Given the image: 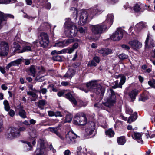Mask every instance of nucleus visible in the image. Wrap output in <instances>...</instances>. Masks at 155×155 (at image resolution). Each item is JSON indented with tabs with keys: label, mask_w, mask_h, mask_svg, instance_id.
<instances>
[{
	"label": "nucleus",
	"mask_w": 155,
	"mask_h": 155,
	"mask_svg": "<svg viewBox=\"0 0 155 155\" xmlns=\"http://www.w3.org/2000/svg\"><path fill=\"white\" fill-rule=\"evenodd\" d=\"M11 2V0H0V4H8Z\"/></svg>",
	"instance_id": "5fc2aeb1"
},
{
	"label": "nucleus",
	"mask_w": 155,
	"mask_h": 155,
	"mask_svg": "<svg viewBox=\"0 0 155 155\" xmlns=\"http://www.w3.org/2000/svg\"><path fill=\"white\" fill-rule=\"evenodd\" d=\"M54 116L57 117H62V115L61 114V113L59 111H57L54 112Z\"/></svg>",
	"instance_id": "4d7b16f0"
},
{
	"label": "nucleus",
	"mask_w": 155,
	"mask_h": 155,
	"mask_svg": "<svg viewBox=\"0 0 155 155\" xmlns=\"http://www.w3.org/2000/svg\"><path fill=\"white\" fill-rule=\"evenodd\" d=\"M75 71L73 69H69L63 77L71 79L75 74Z\"/></svg>",
	"instance_id": "a211bd4d"
},
{
	"label": "nucleus",
	"mask_w": 155,
	"mask_h": 155,
	"mask_svg": "<svg viewBox=\"0 0 155 155\" xmlns=\"http://www.w3.org/2000/svg\"><path fill=\"white\" fill-rule=\"evenodd\" d=\"M47 91V90L46 88H42L41 90V92L43 94H46Z\"/></svg>",
	"instance_id": "338daca9"
},
{
	"label": "nucleus",
	"mask_w": 155,
	"mask_h": 155,
	"mask_svg": "<svg viewBox=\"0 0 155 155\" xmlns=\"http://www.w3.org/2000/svg\"><path fill=\"white\" fill-rule=\"evenodd\" d=\"M48 115L49 116L52 117L54 116V112L52 111H48Z\"/></svg>",
	"instance_id": "680f3d73"
},
{
	"label": "nucleus",
	"mask_w": 155,
	"mask_h": 155,
	"mask_svg": "<svg viewBox=\"0 0 155 155\" xmlns=\"http://www.w3.org/2000/svg\"><path fill=\"white\" fill-rule=\"evenodd\" d=\"M119 77H121V79L120 81V83L119 84H117V81H116L115 82V85L116 86V87L117 88L118 87L122 88V85L124 84L125 82L126 79V78L124 76L120 74L119 75Z\"/></svg>",
	"instance_id": "aec40b11"
},
{
	"label": "nucleus",
	"mask_w": 155,
	"mask_h": 155,
	"mask_svg": "<svg viewBox=\"0 0 155 155\" xmlns=\"http://www.w3.org/2000/svg\"><path fill=\"white\" fill-rule=\"evenodd\" d=\"M14 47L15 48L14 51L18 53V52L21 51L20 45L16 42L14 43Z\"/></svg>",
	"instance_id": "2f4dec72"
},
{
	"label": "nucleus",
	"mask_w": 155,
	"mask_h": 155,
	"mask_svg": "<svg viewBox=\"0 0 155 155\" xmlns=\"http://www.w3.org/2000/svg\"><path fill=\"white\" fill-rule=\"evenodd\" d=\"M49 148L50 149V150H52L54 153H55L56 152V150H55V149L54 148L51 144L49 146Z\"/></svg>",
	"instance_id": "bf43d9fd"
},
{
	"label": "nucleus",
	"mask_w": 155,
	"mask_h": 155,
	"mask_svg": "<svg viewBox=\"0 0 155 155\" xmlns=\"http://www.w3.org/2000/svg\"><path fill=\"white\" fill-rule=\"evenodd\" d=\"M69 84V83L67 81H63L61 82V84L63 86H67Z\"/></svg>",
	"instance_id": "0e129e2a"
},
{
	"label": "nucleus",
	"mask_w": 155,
	"mask_h": 155,
	"mask_svg": "<svg viewBox=\"0 0 155 155\" xmlns=\"http://www.w3.org/2000/svg\"><path fill=\"white\" fill-rule=\"evenodd\" d=\"M74 40L73 39H69L64 40L62 41L59 42L55 44V46L56 47H64L68 46L70 43L74 42Z\"/></svg>",
	"instance_id": "4468645a"
},
{
	"label": "nucleus",
	"mask_w": 155,
	"mask_h": 155,
	"mask_svg": "<svg viewBox=\"0 0 155 155\" xmlns=\"http://www.w3.org/2000/svg\"><path fill=\"white\" fill-rule=\"evenodd\" d=\"M24 17L25 18L28 19L29 20H33L35 18V17H32L31 16H29L27 14H26L24 16Z\"/></svg>",
	"instance_id": "6e6d98bb"
},
{
	"label": "nucleus",
	"mask_w": 155,
	"mask_h": 155,
	"mask_svg": "<svg viewBox=\"0 0 155 155\" xmlns=\"http://www.w3.org/2000/svg\"><path fill=\"white\" fill-rule=\"evenodd\" d=\"M31 49L30 46H26L24 47L21 51L18 52V53H22L25 51H31Z\"/></svg>",
	"instance_id": "c756f323"
},
{
	"label": "nucleus",
	"mask_w": 155,
	"mask_h": 155,
	"mask_svg": "<svg viewBox=\"0 0 155 155\" xmlns=\"http://www.w3.org/2000/svg\"><path fill=\"white\" fill-rule=\"evenodd\" d=\"M119 0H106V2L110 4H113L118 2Z\"/></svg>",
	"instance_id": "8fccbe9b"
},
{
	"label": "nucleus",
	"mask_w": 155,
	"mask_h": 155,
	"mask_svg": "<svg viewBox=\"0 0 155 155\" xmlns=\"http://www.w3.org/2000/svg\"><path fill=\"white\" fill-rule=\"evenodd\" d=\"M134 114H135L134 115L131 116L129 118L127 123H130L136 120L137 118V113L135 112Z\"/></svg>",
	"instance_id": "7c9ffc66"
},
{
	"label": "nucleus",
	"mask_w": 155,
	"mask_h": 155,
	"mask_svg": "<svg viewBox=\"0 0 155 155\" xmlns=\"http://www.w3.org/2000/svg\"><path fill=\"white\" fill-rule=\"evenodd\" d=\"M145 26V25L143 23L140 22L136 24L135 28V29H137L138 31H139L144 28Z\"/></svg>",
	"instance_id": "cd10ccee"
},
{
	"label": "nucleus",
	"mask_w": 155,
	"mask_h": 155,
	"mask_svg": "<svg viewBox=\"0 0 155 155\" xmlns=\"http://www.w3.org/2000/svg\"><path fill=\"white\" fill-rule=\"evenodd\" d=\"M87 65L91 67L92 66H96L97 64L96 62L92 59V60L89 61Z\"/></svg>",
	"instance_id": "79ce46f5"
},
{
	"label": "nucleus",
	"mask_w": 155,
	"mask_h": 155,
	"mask_svg": "<svg viewBox=\"0 0 155 155\" xmlns=\"http://www.w3.org/2000/svg\"><path fill=\"white\" fill-rule=\"evenodd\" d=\"M26 113L24 110L18 112L19 115L22 118H25L26 117Z\"/></svg>",
	"instance_id": "4c0bfd02"
},
{
	"label": "nucleus",
	"mask_w": 155,
	"mask_h": 155,
	"mask_svg": "<svg viewBox=\"0 0 155 155\" xmlns=\"http://www.w3.org/2000/svg\"><path fill=\"white\" fill-rule=\"evenodd\" d=\"M40 37L39 43L40 44L41 46L43 48H45L48 46L49 43V38L48 35L46 33L42 32L40 34Z\"/></svg>",
	"instance_id": "9d476101"
},
{
	"label": "nucleus",
	"mask_w": 155,
	"mask_h": 155,
	"mask_svg": "<svg viewBox=\"0 0 155 155\" xmlns=\"http://www.w3.org/2000/svg\"><path fill=\"white\" fill-rule=\"evenodd\" d=\"M141 5L138 4H136L134 6V9L136 12L140 11L141 9Z\"/></svg>",
	"instance_id": "f704fd0d"
},
{
	"label": "nucleus",
	"mask_w": 155,
	"mask_h": 155,
	"mask_svg": "<svg viewBox=\"0 0 155 155\" xmlns=\"http://www.w3.org/2000/svg\"><path fill=\"white\" fill-rule=\"evenodd\" d=\"M80 65V63L79 62H77L73 64L72 66L73 67L76 68Z\"/></svg>",
	"instance_id": "69168bd1"
},
{
	"label": "nucleus",
	"mask_w": 155,
	"mask_h": 155,
	"mask_svg": "<svg viewBox=\"0 0 155 155\" xmlns=\"http://www.w3.org/2000/svg\"><path fill=\"white\" fill-rule=\"evenodd\" d=\"M22 61L21 59H18L14 61H12L9 63L6 67L7 69H8L11 67L12 66H17L20 64L21 62Z\"/></svg>",
	"instance_id": "f3484780"
},
{
	"label": "nucleus",
	"mask_w": 155,
	"mask_h": 155,
	"mask_svg": "<svg viewBox=\"0 0 155 155\" xmlns=\"http://www.w3.org/2000/svg\"><path fill=\"white\" fill-rule=\"evenodd\" d=\"M112 52L111 50L108 48H102L98 51V53L104 56L111 54Z\"/></svg>",
	"instance_id": "6ab92c4d"
},
{
	"label": "nucleus",
	"mask_w": 155,
	"mask_h": 155,
	"mask_svg": "<svg viewBox=\"0 0 155 155\" xmlns=\"http://www.w3.org/2000/svg\"><path fill=\"white\" fill-rule=\"evenodd\" d=\"M67 50H68V53L70 54L71 53L74 51V50L72 47L70 48H67Z\"/></svg>",
	"instance_id": "13d9d810"
},
{
	"label": "nucleus",
	"mask_w": 155,
	"mask_h": 155,
	"mask_svg": "<svg viewBox=\"0 0 155 155\" xmlns=\"http://www.w3.org/2000/svg\"><path fill=\"white\" fill-rule=\"evenodd\" d=\"M78 103L79 104V105L80 106H85L86 105V104H84L83 102L82 101H80L78 102Z\"/></svg>",
	"instance_id": "e2e57ef3"
},
{
	"label": "nucleus",
	"mask_w": 155,
	"mask_h": 155,
	"mask_svg": "<svg viewBox=\"0 0 155 155\" xmlns=\"http://www.w3.org/2000/svg\"><path fill=\"white\" fill-rule=\"evenodd\" d=\"M4 15L2 12L0 11V29L3 27L5 20L4 19Z\"/></svg>",
	"instance_id": "393cba45"
},
{
	"label": "nucleus",
	"mask_w": 155,
	"mask_h": 155,
	"mask_svg": "<svg viewBox=\"0 0 155 155\" xmlns=\"http://www.w3.org/2000/svg\"><path fill=\"white\" fill-rule=\"evenodd\" d=\"M29 135L30 137L34 139L37 137V135L36 134V131L35 130H31L29 133Z\"/></svg>",
	"instance_id": "72a5a7b5"
},
{
	"label": "nucleus",
	"mask_w": 155,
	"mask_h": 155,
	"mask_svg": "<svg viewBox=\"0 0 155 155\" xmlns=\"http://www.w3.org/2000/svg\"><path fill=\"white\" fill-rule=\"evenodd\" d=\"M133 112L132 110L129 107H126V112L127 114H130Z\"/></svg>",
	"instance_id": "603ef678"
},
{
	"label": "nucleus",
	"mask_w": 155,
	"mask_h": 155,
	"mask_svg": "<svg viewBox=\"0 0 155 155\" xmlns=\"http://www.w3.org/2000/svg\"><path fill=\"white\" fill-rule=\"evenodd\" d=\"M108 28L104 23L93 26L92 31L94 34H101L106 31Z\"/></svg>",
	"instance_id": "39448f33"
},
{
	"label": "nucleus",
	"mask_w": 155,
	"mask_h": 155,
	"mask_svg": "<svg viewBox=\"0 0 155 155\" xmlns=\"http://www.w3.org/2000/svg\"><path fill=\"white\" fill-rule=\"evenodd\" d=\"M114 19V17L112 14H109L107 16L106 21L104 23L108 27H110L112 24Z\"/></svg>",
	"instance_id": "dca6fc26"
},
{
	"label": "nucleus",
	"mask_w": 155,
	"mask_h": 155,
	"mask_svg": "<svg viewBox=\"0 0 155 155\" xmlns=\"http://www.w3.org/2000/svg\"><path fill=\"white\" fill-rule=\"evenodd\" d=\"M129 43L132 48L134 49L140 48L142 46V43L136 40L131 41L129 42Z\"/></svg>",
	"instance_id": "2eb2a0df"
},
{
	"label": "nucleus",
	"mask_w": 155,
	"mask_h": 155,
	"mask_svg": "<svg viewBox=\"0 0 155 155\" xmlns=\"http://www.w3.org/2000/svg\"><path fill=\"white\" fill-rule=\"evenodd\" d=\"M73 123L76 125H84L87 123V119L85 115L82 113L77 114L73 121Z\"/></svg>",
	"instance_id": "20e7f679"
},
{
	"label": "nucleus",
	"mask_w": 155,
	"mask_h": 155,
	"mask_svg": "<svg viewBox=\"0 0 155 155\" xmlns=\"http://www.w3.org/2000/svg\"><path fill=\"white\" fill-rule=\"evenodd\" d=\"M46 141L45 140H39V155H46Z\"/></svg>",
	"instance_id": "9b49d317"
},
{
	"label": "nucleus",
	"mask_w": 155,
	"mask_h": 155,
	"mask_svg": "<svg viewBox=\"0 0 155 155\" xmlns=\"http://www.w3.org/2000/svg\"><path fill=\"white\" fill-rule=\"evenodd\" d=\"M141 135L140 133L134 132L132 136L133 138L137 140L138 143H142L143 141L141 139Z\"/></svg>",
	"instance_id": "412c9836"
},
{
	"label": "nucleus",
	"mask_w": 155,
	"mask_h": 155,
	"mask_svg": "<svg viewBox=\"0 0 155 155\" xmlns=\"http://www.w3.org/2000/svg\"><path fill=\"white\" fill-rule=\"evenodd\" d=\"M59 137L62 140H65V138L63 135L59 132L56 135Z\"/></svg>",
	"instance_id": "864d4df0"
},
{
	"label": "nucleus",
	"mask_w": 155,
	"mask_h": 155,
	"mask_svg": "<svg viewBox=\"0 0 155 155\" xmlns=\"http://www.w3.org/2000/svg\"><path fill=\"white\" fill-rule=\"evenodd\" d=\"M77 29L78 31L81 34H84L87 31V28L85 27H80Z\"/></svg>",
	"instance_id": "e433bc0d"
},
{
	"label": "nucleus",
	"mask_w": 155,
	"mask_h": 155,
	"mask_svg": "<svg viewBox=\"0 0 155 155\" xmlns=\"http://www.w3.org/2000/svg\"><path fill=\"white\" fill-rule=\"evenodd\" d=\"M93 60L96 63H99L100 61V58L98 56H95L93 58Z\"/></svg>",
	"instance_id": "49530a36"
},
{
	"label": "nucleus",
	"mask_w": 155,
	"mask_h": 155,
	"mask_svg": "<svg viewBox=\"0 0 155 155\" xmlns=\"http://www.w3.org/2000/svg\"><path fill=\"white\" fill-rule=\"evenodd\" d=\"M53 59L56 61H61L62 60L61 56L58 55H54L53 58Z\"/></svg>",
	"instance_id": "a19ab883"
},
{
	"label": "nucleus",
	"mask_w": 155,
	"mask_h": 155,
	"mask_svg": "<svg viewBox=\"0 0 155 155\" xmlns=\"http://www.w3.org/2000/svg\"><path fill=\"white\" fill-rule=\"evenodd\" d=\"M58 127H56L55 128L52 127L51 128L50 130L51 132L55 134L56 135H57L59 133V132L58 131Z\"/></svg>",
	"instance_id": "c03bdc74"
},
{
	"label": "nucleus",
	"mask_w": 155,
	"mask_h": 155,
	"mask_svg": "<svg viewBox=\"0 0 155 155\" xmlns=\"http://www.w3.org/2000/svg\"><path fill=\"white\" fill-rule=\"evenodd\" d=\"M138 92L137 90L134 89L129 93L128 95L132 100L135 99L138 94Z\"/></svg>",
	"instance_id": "5701e85b"
},
{
	"label": "nucleus",
	"mask_w": 155,
	"mask_h": 155,
	"mask_svg": "<svg viewBox=\"0 0 155 155\" xmlns=\"http://www.w3.org/2000/svg\"><path fill=\"white\" fill-rule=\"evenodd\" d=\"M3 104L4 105V108L5 110L8 111L10 109V107L9 105V104L7 100H5L3 102Z\"/></svg>",
	"instance_id": "473e14b6"
},
{
	"label": "nucleus",
	"mask_w": 155,
	"mask_h": 155,
	"mask_svg": "<svg viewBox=\"0 0 155 155\" xmlns=\"http://www.w3.org/2000/svg\"><path fill=\"white\" fill-rule=\"evenodd\" d=\"M76 135L72 131H69L66 135L65 141L68 144H72L75 142Z\"/></svg>",
	"instance_id": "423d86ee"
},
{
	"label": "nucleus",
	"mask_w": 155,
	"mask_h": 155,
	"mask_svg": "<svg viewBox=\"0 0 155 155\" xmlns=\"http://www.w3.org/2000/svg\"><path fill=\"white\" fill-rule=\"evenodd\" d=\"M72 117L71 115L67 114L66 115L65 119V122H71L72 120Z\"/></svg>",
	"instance_id": "58836bf2"
},
{
	"label": "nucleus",
	"mask_w": 155,
	"mask_h": 155,
	"mask_svg": "<svg viewBox=\"0 0 155 155\" xmlns=\"http://www.w3.org/2000/svg\"><path fill=\"white\" fill-rule=\"evenodd\" d=\"M46 103V102L44 100H39V108L42 110L44 108V106Z\"/></svg>",
	"instance_id": "ea45409f"
},
{
	"label": "nucleus",
	"mask_w": 155,
	"mask_h": 155,
	"mask_svg": "<svg viewBox=\"0 0 155 155\" xmlns=\"http://www.w3.org/2000/svg\"><path fill=\"white\" fill-rule=\"evenodd\" d=\"M94 127L92 128L90 127L87 128L86 129V132L87 135H91L94 131Z\"/></svg>",
	"instance_id": "c9c22d12"
},
{
	"label": "nucleus",
	"mask_w": 155,
	"mask_h": 155,
	"mask_svg": "<svg viewBox=\"0 0 155 155\" xmlns=\"http://www.w3.org/2000/svg\"><path fill=\"white\" fill-rule=\"evenodd\" d=\"M99 12V11L97 7H92L90 10V12L91 15L90 19L92 18V16Z\"/></svg>",
	"instance_id": "b1692460"
},
{
	"label": "nucleus",
	"mask_w": 155,
	"mask_h": 155,
	"mask_svg": "<svg viewBox=\"0 0 155 155\" xmlns=\"http://www.w3.org/2000/svg\"><path fill=\"white\" fill-rule=\"evenodd\" d=\"M64 26L66 28L68 29L67 33L68 34V36L70 37L75 36L78 32V29L74 23L71 22L70 19L68 18L66 19Z\"/></svg>",
	"instance_id": "7ed1b4c3"
},
{
	"label": "nucleus",
	"mask_w": 155,
	"mask_h": 155,
	"mask_svg": "<svg viewBox=\"0 0 155 155\" xmlns=\"http://www.w3.org/2000/svg\"><path fill=\"white\" fill-rule=\"evenodd\" d=\"M28 71H30L31 73V75L33 77L35 76L36 69L34 66H31L29 68Z\"/></svg>",
	"instance_id": "c85d7f7f"
},
{
	"label": "nucleus",
	"mask_w": 155,
	"mask_h": 155,
	"mask_svg": "<svg viewBox=\"0 0 155 155\" xmlns=\"http://www.w3.org/2000/svg\"><path fill=\"white\" fill-rule=\"evenodd\" d=\"M64 154V155H70L71 154L69 150H67L65 151Z\"/></svg>",
	"instance_id": "774afa93"
},
{
	"label": "nucleus",
	"mask_w": 155,
	"mask_h": 155,
	"mask_svg": "<svg viewBox=\"0 0 155 155\" xmlns=\"http://www.w3.org/2000/svg\"><path fill=\"white\" fill-rule=\"evenodd\" d=\"M145 44L146 48L154 47L155 46V44L152 38V36L149 34L147 36Z\"/></svg>",
	"instance_id": "f8f14e48"
},
{
	"label": "nucleus",
	"mask_w": 155,
	"mask_h": 155,
	"mask_svg": "<svg viewBox=\"0 0 155 155\" xmlns=\"http://www.w3.org/2000/svg\"><path fill=\"white\" fill-rule=\"evenodd\" d=\"M107 95L108 96L106 98L105 102L102 103L100 106H97V104H95L94 106L98 107L102 109L103 107H102L103 106L108 107L113 106L116 102V97L114 92L112 89H110L107 91Z\"/></svg>",
	"instance_id": "f03ea898"
},
{
	"label": "nucleus",
	"mask_w": 155,
	"mask_h": 155,
	"mask_svg": "<svg viewBox=\"0 0 155 155\" xmlns=\"http://www.w3.org/2000/svg\"><path fill=\"white\" fill-rule=\"evenodd\" d=\"M119 58L122 60L124 59L127 58V55L124 54H122L119 56Z\"/></svg>",
	"instance_id": "a18cd8bd"
},
{
	"label": "nucleus",
	"mask_w": 155,
	"mask_h": 155,
	"mask_svg": "<svg viewBox=\"0 0 155 155\" xmlns=\"http://www.w3.org/2000/svg\"><path fill=\"white\" fill-rule=\"evenodd\" d=\"M88 18V15L87 12H82L80 17L79 25H84L87 22Z\"/></svg>",
	"instance_id": "ddd939ff"
},
{
	"label": "nucleus",
	"mask_w": 155,
	"mask_h": 155,
	"mask_svg": "<svg viewBox=\"0 0 155 155\" xmlns=\"http://www.w3.org/2000/svg\"><path fill=\"white\" fill-rule=\"evenodd\" d=\"M23 107L21 104H19L17 106L16 110L18 112L23 110Z\"/></svg>",
	"instance_id": "3c124183"
},
{
	"label": "nucleus",
	"mask_w": 155,
	"mask_h": 155,
	"mask_svg": "<svg viewBox=\"0 0 155 155\" xmlns=\"http://www.w3.org/2000/svg\"><path fill=\"white\" fill-rule=\"evenodd\" d=\"M106 135L108 137H113L114 135V132L112 129H109L105 131Z\"/></svg>",
	"instance_id": "bb28decb"
},
{
	"label": "nucleus",
	"mask_w": 155,
	"mask_h": 155,
	"mask_svg": "<svg viewBox=\"0 0 155 155\" xmlns=\"http://www.w3.org/2000/svg\"><path fill=\"white\" fill-rule=\"evenodd\" d=\"M44 7L47 9H50L51 7V5L50 3L49 2L46 3L44 4Z\"/></svg>",
	"instance_id": "09e8293b"
},
{
	"label": "nucleus",
	"mask_w": 155,
	"mask_h": 155,
	"mask_svg": "<svg viewBox=\"0 0 155 155\" xmlns=\"http://www.w3.org/2000/svg\"><path fill=\"white\" fill-rule=\"evenodd\" d=\"M65 97L69 100L74 105H76L77 102L75 99L74 98L72 94L70 92L66 94L64 96Z\"/></svg>",
	"instance_id": "4be33fe9"
},
{
	"label": "nucleus",
	"mask_w": 155,
	"mask_h": 155,
	"mask_svg": "<svg viewBox=\"0 0 155 155\" xmlns=\"http://www.w3.org/2000/svg\"><path fill=\"white\" fill-rule=\"evenodd\" d=\"M6 135L8 138L12 139L19 136L18 129L15 127H11L8 129Z\"/></svg>",
	"instance_id": "6e6552de"
},
{
	"label": "nucleus",
	"mask_w": 155,
	"mask_h": 155,
	"mask_svg": "<svg viewBox=\"0 0 155 155\" xmlns=\"http://www.w3.org/2000/svg\"><path fill=\"white\" fill-rule=\"evenodd\" d=\"M9 110V111L8 112L9 115L11 117L15 115L14 111L12 109Z\"/></svg>",
	"instance_id": "052dcab7"
},
{
	"label": "nucleus",
	"mask_w": 155,
	"mask_h": 155,
	"mask_svg": "<svg viewBox=\"0 0 155 155\" xmlns=\"http://www.w3.org/2000/svg\"><path fill=\"white\" fill-rule=\"evenodd\" d=\"M148 84L152 87L155 88V80L153 79L148 81Z\"/></svg>",
	"instance_id": "37998d69"
},
{
	"label": "nucleus",
	"mask_w": 155,
	"mask_h": 155,
	"mask_svg": "<svg viewBox=\"0 0 155 155\" xmlns=\"http://www.w3.org/2000/svg\"><path fill=\"white\" fill-rule=\"evenodd\" d=\"M125 32L124 30L121 29H117L110 36L111 39L114 41H117L121 39L123 36V34Z\"/></svg>",
	"instance_id": "1a4fd4ad"
},
{
	"label": "nucleus",
	"mask_w": 155,
	"mask_h": 155,
	"mask_svg": "<svg viewBox=\"0 0 155 155\" xmlns=\"http://www.w3.org/2000/svg\"><path fill=\"white\" fill-rule=\"evenodd\" d=\"M117 142L119 144L123 145L126 142L125 137L122 136L117 137Z\"/></svg>",
	"instance_id": "a878e982"
},
{
	"label": "nucleus",
	"mask_w": 155,
	"mask_h": 155,
	"mask_svg": "<svg viewBox=\"0 0 155 155\" xmlns=\"http://www.w3.org/2000/svg\"><path fill=\"white\" fill-rule=\"evenodd\" d=\"M86 87L87 90L84 88L82 89V90L86 93L88 91H92L97 94H101V96H102L103 95L104 92V88L100 84H98L96 81H92L87 83L86 84Z\"/></svg>",
	"instance_id": "f257e3e1"
},
{
	"label": "nucleus",
	"mask_w": 155,
	"mask_h": 155,
	"mask_svg": "<svg viewBox=\"0 0 155 155\" xmlns=\"http://www.w3.org/2000/svg\"><path fill=\"white\" fill-rule=\"evenodd\" d=\"M147 99V97L145 96L143 94L141 95L139 98V100L142 101H145Z\"/></svg>",
	"instance_id": "de8ad7c7"
},
{
	"label": "nucleus",
	"mask_w": 155,
	"mask_h": 155,
	"mask_svg": "<svg viewBox=\"0 0 155 155\" xmlns=\"http://www.w3.org/2000/svg\"><path fill=\"white\" fill-rule=\"evenodd\" d=\"M9 51L8 43L2 41L0 43V56H5L7 55Z\"/></svg>",
	"instance_id": "0eeeda50"
}]
</instances>
